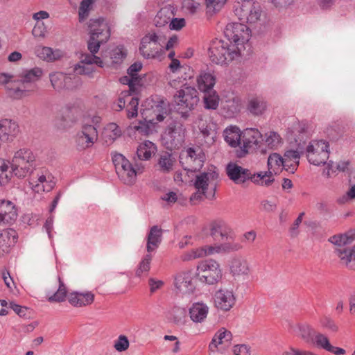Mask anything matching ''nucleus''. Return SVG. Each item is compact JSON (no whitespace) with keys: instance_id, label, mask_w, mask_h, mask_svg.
<instances>
[{"instance_id":"f257e3e1","label":"nucleus","mask_w":355,"mask_h":355,"mask_svg":"<svg viewBox=\"0 0 355 355\" xmlns=\"http://www.w3.org/2000/svg\"><path fill=\"white\" fill-rule=\"evenodd\" d=\"M210 60L217 64H225L241 55V48L223 40L211 41L208 49Z\"/></svg>"},{"instance_id":"f03ea898","label":"nucleus","mask_w":355,"mask_h":355,"mask_svg":"<svg viewBox=\"0 0 355 355\" xmlns=\"http://www.w3.org/2000/svg\"><path fill=\"white\" fill-rule=\"evenodd\" d=\"M90 37L87 42V49L91 53H96L101 44L106 42L110 37L108 25L103 18L91 19L89 22Z\"/></svg>"},{"instance_id":"7ed1b4c3","label":"nucleus","mask_w":355,"mask_h":355,"mask_svg":"<svg viewBox=\"0 0 355 355\" xmlns=\"http://www.w3.org/2000/svg\"><path fill=\"white\" fill-rule=\"evenodd\" d=\"M42 74L40 68H34L26 71L21 77V79L16 80L15 82L8 86L10 96L13 98H21L28 95V93L34 90L33 83L36 82Z\"/></svg>"},{"instance_id":"20e7f679","label":"nucleus","mask_w":355,"mask_h":355,"mask_svg":"<svg viewBox=\"0 0 355 355\" xmlns=\"http://www.w3.org/2000/svg\"><path fill=\"white\" fill-rule=\"evenodd\" d=\"M174 107L182 117L187 119L189 112L193 110L199 102L197 90L191 87H187L177 92L173 96Z\"/></svg>"},{"instance_id":"39448f33","label":"nucleus","mask_w":355,"mask_h":355,"mask_svg":"<svg viewBox=\"0 0 355 355\" xmlns=\"http://www.w3.org/2000/svg\"><path fill=\"white\" fill-rule=\"evenodd\" d=\"M186 129L179 120H171L164 132L162 138L167 149L172 150L178 148L184 141Z\"/></svg>"},{"instance_id":"423d86ee","label":"nucleus","mask_w":355,"mask_h":355,"mask_svg":"<svg viewBox=\"0 0 355 355\" xmlns=\"http://www.w3.org/2000/svg\"><path fill=\"white\" fill-rule=\"evenodd\" d=\"M165 37L159 33H152L144 36L141 41L139 51L147 59L160 58L164 53L162 43Z\"/></svg>"},{"instance_id":"0eeeda50","label":"nucleus","mask_w":355,"mask_h":355,"mask_svg":"<svg viewBox=\"0 0 355 355\" xmlns=\"http://www.w3.org/2000/svg\"><path fill=\"white\" fill-rule=\"evenodd\" d=\"M329 241L338 245L334 252L340 259L341 264L349 270H355V245L352 248L345 247L347 241L345 234L334 235Z\"/></svg>"},{"instance_id":"6e6552de","label":"nucleus","mask_w":355,"mask_h":355,"mask_svg":"<svg viewBox=\"0 0 355 355\" xmlns=\"http://www.w3.org/2000/svg\"><path fill=\"white\" fill-rule=\"evenodd\" d=\"M35 158L33 153L27 148L17 151L11 162L12 173L17 178H24L31 172Z\"/></svg>"},{"instance_id":"1a4fd4ad","label":"nucleus","mask_w":355,"mask_h":355,"mask_svg":"<svg viewBox=\"0 0 355 355\" xmlns=\"http://www.w3.org/2000/svg\"><path fill=\"white\" fill-rule=\"evenodd\" d=\"M196 276L201 282L216 284L222 278L220 264L212 259L202 261L197 266Z\"/></svg>"},{"instance_id":"9d476101","label":"nucleus","mask_w":355,"mask_h":355,"mask_svg":"<svg viewBox=\"0 0 355 355\" xmlns=\"http://www.w3.org/2000/svg\"><path fill=\"white\" fill-rule=\"evenodd\" d=\"M180 163L185 171H199L206 160L205 153L200 146L189 147L181 152Z\"/></svg>"},{"instance_id":"9b49d317","label":"nucleus","mask_w":355,"mask_h":355,"mask_svg":"<svg viewBox=\"0 0 355 355\" xmlns=\"http://www.w3.org/2000/svg\"><path fill=\"white\" fill-rule=\"evenodd\" d=\"M306 154L310 164L315 166L324 164L329 158V144L323 140L311 141L306 148Z\"/></svg>"},{"instance_id":"f8f14e48","label":"nucleus","mask_w":355,"mask_h":355,"mask_svg":"<svg viewBox=\"0 0 355 355\" xmlns=\"http://www.w3.org/2000/svg\"><path fill=\"white\" fill-rule=\"evenodd\" d=\"M243 23L242 21L240 23H230L226 26L224 31L225 36L229 42L236 45L238 47L239 46H242L250 38V31Z\"/></svg>"},{"instance_id":"ddd939ff","label":"nucleus","mask_w":355,"mask_h":355,"mask_svg":"<svg viewBox=\"0 0 355 355\" xmlns=\"http://www.w3.org/2000/svg\"><path fill=\"white\" fill-rule=\"evenodd\" d=\"M218 172L215 166H211L206 171L200 173L196 176L194 187L198 191L202 193H207L208 187L212 189L211 198L215 196L217 183L218 181Z\"/></svg>"},{"instance_id":"4468645a","label":"nucleus","mask_w":355,"mask_h":355,"mask_svg":"<svg viewBox=\"0 0 355 355\" xmlns=\"http://www.w3.org/2000/svg\"><path fill=\"white\" fill-rule=\"evenodd\" d=\"M53 87L60 92L64 89L72 90L81 84L80 78L76 75L66 74L62 72H53L49 74Z\"/></svg>"},{"instance_id":"2eb2a0df","label":"nucleus","mask_w":355,"mask_h":355,"mask_svg":"<svg viewBox=\"0 0 355 355\" xmlns=\"http://www.w3.org/2000/svg\"><path fill=\"white\" fill-rule=\"evenodd\" d=\"M262 135L256 128H246L242 132L241 146L236 150V156L244 157L250 150L257 148Z\"/></svg>"},{"instance_id":"dca6fc26","label":"nucleus","mask_w":355,"mask_h":355,"mask_svg":"<svg viewBox=\"0 0 355 355\" xmlns=\"http://www.w3.org/2000/svg\"><path fill=\"white\" fill-rule=\"evenodd\" d=\"M98 139L96 128L92 125H84L75 137V143L78 150L92 147Z\"/></svg>"},{"instance_id":"f3484780","label":"nucleus","mask_w":355,"mask_h":355,"mask_svg":"<svg viewBox=\"0 0 355 355\" xmlns=\"http://www.w3.org/2000/svg\"><path fill=\"white\" fill-rule=\"evenodd\" d=\"M130 91H123L121 92L118 101L113 105V109L116 111H121L123 109L127 101H129L127 105V116L128 119L134 118L138 113L139 98L133 96Z\"/></svg>"},{"instance_id":"a211bd4d","label":"nucleus","mask_w":355,"mask_h":355,"mask_svg":"<svg viewBox=\"0 0 355 355\" xmlns=\"http://www.w3.org/2000/svg\"><path fill=\"white\" fill-rule=\"evenodd\" d=\"M209 230L211 236L217 241L232 240L235 237L233 230L221 219L212 221L209 225Z\"/></svg>"},{"instance_id":"6ab92c4d","label":"nucleus","mask_w":355,"mask_h":355,"mask_svg":"<svg viewBox=\"0 0 355 355\" xmlns=\"http://www.w3.org/2000/svg\"><path fill=\"white\" fill-rule=\"evenodd\" d=\"M229 178L236 184L244 183L248 180H253L250 171L235 163H230L226 167Z\"/></svg>"},{"instance_id":"aec40b11","label":"nucleus","mask_w":355,"mask_h":355,"mask_svg":"<svg viewBox=\"0 0 355 355\" xmlns=\"http://www.w3.org/2000/svg\"><path fill=\"white\" fill-rule=\"evenodd\" d=\"M235 302L236 297L231 291L220 289L214 294L215 306L222 311H230Z\"/></svg>"},{"instance_id":"412c9836","label":"nucleus","mask_w":355,"mask_h":355,"mask_svg":"<svg viewBox=\"0 0 355 355\" xmlns=\"http://www.w3.org/2000/svg\"><path fill=\"white\" fill-rule=\"evenodd\" d=\"M17 218L15 205L10 200H0V224L12 225Z\"/></svg>"},{"instance_id":"4be33fe9","label":"nucleus","mask_w":355,"mask_h":355,"mask_svg":"<svg viewBox=\"0 0 355 355\" xmlns=\"http://www.w3.org/2000/svg\"><path fill=\"white\" fill-rule=\"evenodd\" d=\"M176 162V158L173 153L167 151H162L157 155L155 166L160 173L168 174L174 170Z\"/></svg>"},{"instance_id":"5701e85b","label":"nucleus","mask_w":355,"mask_h":355,"mask_svg":"<svg viewBox=\"0 0 355 355\" xmlns=\"http://www.w3.org/2000/svg\"><path fill=\"white\" fill-rule=\"evenodd\" d=\"M19 126L9 119L0 121V140L3 142L11 141L19 133Z\"/></svg>"},{"instance_id":"b1692460","label":"nucleus","mask_w":355,"mask_h":355,"mask_svg":"<svg viewBox=\"0 0 355 355\" xmlns=\"http://www.w3.org/2000/svg\"><path fill=\"white\" fill-rule=\"evenodd\" d=\"M175 288L180 292L191 293L195 289L192 282V272L191 271L181 272L175 277Z\"/></svg>"},{"instance_id":"393cba45","label":"nucleus","mask_w":355,"mask_h":355,"mask_svg":"<svg viewBox=\"0 0 355 355\" xmlns=\"http://www.w3.org/2000/svg\"><path fill=\"white\" fill-rule=\"evenodd\" d=\"M303 153L304 151L300 147L295 150H286L283 157L284 169L289 173H294L299 165L300 156Z\"/></svg>"},{"instance_id":"a878e982","label":"nucleus","mask_w":355,"mask_h":355,"mask_svg":"<svg viewBox=\"0 0 355 355\" xmlns=\"http://www.w3.org/2000/svg\"><path fill=\"white\" fill-rule=\"evenodd\" d=\"M17 241V234L13 229L0 232V256L10 252V247Z\"/></svg>"},{"instance_id":"bb28decb","label":"nucleus","mask_w":355,"mask_h":355,"mask_svg":"<svg viewBox=\"0 0 355 355\" xmlns=\"http://www.w3.org/2000/svg\"><path fill=\"white\" fill-rule=\"evenodd\" d=\"M94 300V295L92 292H72L68 296V301L75 307H82L92 304Z\"/></svg>"},{"instance_id":"cd10ccee","label":"nucleus","mask_w":355,"mask_h":355,"mask_svg":"<svg viewBox=\"0 0 355 355\" xmlns=\"http://www.w3.org/2000/svg\"><path fill=\"white\" fill-rule=\"evenodd\" d=\"M225 141L232 148L241 146L242 132L237 126L230 125L223 131Z\"/></svg>"},{"instance_id":"c85d7f7f","label":"nucleus","mask_w":355,"mask_h":355,"mask_svg":"<svg viewBox=\"0 0 355 355\" xmlns=\"http://www.w3.org/2000/svg\"><path fill=\"white\" fill-rule=\"evenodd\" d=\"M209 312V307L202 302L193 303L189 308L191 320L194 322H202L207 318Z\"/></svg>"},{"instance_id":"c756f323","label":"nucleus","mask_w":355,"mask_h":355,"mask_svg":"<svg viewBox=\"0 0 355 355\" xmlns=\"http://www.w3.org/2000/svg\"><path fill=\"white\" fill-rule=\"evenodd\" d=\"M163 230L157 225L153 226L148 234L146 250L151 252L158 248L162 241Z\"/></svg>"},{"instance_id":"7c9ffc66","label":"nucleus","mask_w":355,"mask_h":355,"mask_svg":"<svg viewBox=\"0 0 355 355\" xmlns=\"http://www.w3.org/2000/svg\"><path fill=\"white\" fill-rule=\"evenodd\" d=\"M137 168L132 166L125 171L120 169L118 175L119 179L125 184L132 185L135 183L137 174H140L143 171V166L135 164Z\"/></svg>"},{"instance_id":"2f4dec72","label":"nucleus","mask_w":355,"mask_h":355,"mask_svg":"<svg viewBox=\"0 0 355 355\" xmlns=\"http://www.w3.org/2000/svg\"><path fill=\"white\" fill-rule=\"evenodd\" d=\"M198 87L203 93L214 91L216 78L210 73L202 72L197 78Z\"/></svg>"},{"instance_id":"473e14b6","label":"nucleus","mask_w":355,"mask_h":355,"mask_svg":"<svg viewBox=\"0 0 355 355\" xmlns=\"http://www.w3.org/2000/svg\"><path fill=\"white\" fill-rule=\"evenodd\" d=\"M155 150L156 146L153 142L145 141L137 147V155L140 160H148L151 157L152 154L155 153Z\"/></svg>"},{"instance_id":"72a5a7b5","label":"nucleus","mask_w":355,"mask_h":355,"mask_svg":"<svg viewBox=\"0 0 355 355\" xmlns=\"http://www.w3.org/2000/svg\"><path fill=\"white\" fill-rule=\"evenodd\" d=\"M230 270L234 275H246L249 271L248 261L241 257L234 258L231 262Z\"/></svg>"},{"instance_id":"f704fd0d","label":"nucleus","mask_w":355,"mask_h":355,"mask_svg":"<svg viewBox=\"0 0 355 355\" xmlns=\"http://www.w3.org/2000/svg\"><path fill=\"white\" fill-rule=\"evenodd\" d=\"M251 1H240L234 5V12L242 22H245L248 17L249 9L251 8Z\"/></svg>"},{"instance_id":"c9c22d12","label":"nucleus","mask_w":355,"mask_h":355,"mask_svg":"<svg viewBox=\"0 0 355 355\" xmlns=\"http://www.w3.org/2000/svg\"><path fill=\"white\" fill-rule=\"evenodd\" d=\"M173 12L170 8H161L157 13L154 21L157 27H163L171 21Z\"/></svg>"},{"instance_id":"e433bc0d","label":"nucleus","mask_w":355,"mask_h":355,"mask_svg":"<svg viewBox=\"0 0 355 355\" xmlns=\"http://www.w3.org/2000/svg\"><path fill=\"white\" fill-rule=\"evenodd\" d=\"M219 245L217 246L204 245L200 248H196L192 251V254L190 255L189 259H197L203 257L207 255H211L214 253H220Z\"/></svg>"},{"instance_id":"4c0bfd02","label":"nucleus","mask_w":355,"mask_h":355,"mask_svg":"<svg viewBox=\"0 0 355 355\" xmlns=\"http://www.w3.org/2000/svg\"><path fill=\"white\" fill-rule=\"evenodd\" d=\"M204 107L207 110H216L219 104V96L215 90L203 93Z\"/></svg>"},{"instance_id":"58836bf2","label":"nucleus","mask_w":355,"mask_h":355,"mask_svg":"<svg viewBox=\"0 0 355 355\" xmlns=\"http://www.w3.org/2000/svg\"><path fill=\"white\" fill-rule=\"evenodd\" d=\"M266 108V103L258 98H252L248 105V111L255 116L262 114Z\"/></svg>"},{"instance_id":"ea45409f","label":"nucleus","mask_w":355,"mask_h":355,"mask_svg":"<svg viewBox=\"0 0 355 355\" xmlns=\"http://www.w3.org/2000/svg\"><path fill=\"white\" fill-rule=\"evenodd\" d=\"M58 282L59 287L57 291L48 297V301L50 302H62L65 301L67 293V287L60 277H58Z\"/></svg>"},{"instance_id":"a19ab883","label":"nucleus","mask_w":355,"mask_h":355,"mask_svg":"<svg viewBox=\"0 0 355 355\" xmlns=\"http://www.w3.org/2000/svg\"><path fill=\"white\" fill-rule=\"evenodd\" d=\"M152 254L150 252H148L141 261L139 262L137 269L135 272L137 277L147 276L148 271L150 268V262L152 260Z\"/></svg>"},{"instance_id":"79ce46f5","label":"nucleus","mask_w":355,"mask_h":355,"mask_svg":"<svg viewBox=\"0 0 355 355\" xmlns=\"http://www.w3.org/2000/svg\"><path fill=\"white\" fill-rule=\"evenodd\" d=\"M142 78L141 77H133V76H123L121 78L120 81L121 83L128 85L130 93L132 94H136L137 90V86L141 85Z\"/></svg>"},{"instance_id":"37998d69","label":"nucleus","mask_w":355,"mask_h":355,"mask_svg":"<svg viewBox=\"0 0 355 355\" xmlns=\"http://www.w3.org/2000/svg\"><path fill=\"white\" fill-rule=\"evenodd\" d=\"M261 8L259 3L251 2V8L249 9L248 17L245 22L253 24L259 20L261 15Z\"/></svg>"},{"instance_id":"c03bdc74","label":"nucleus","mask_w":355,"mask_h":355,"mask_svg":"<svg viewBox=\"0 0 355 355\" xmlns=\"http://www.w3.org/2000/svg\"><path fill=\"white\" fill-rule=\"evenodd\" d=\"M234 240V238L232 240H227V242L220 244L219 250H220V252L230 253L241 250L243 248V245L239 242H235Z\"/></svg>"},{"instance_id":"a18cd8bd","label":"nucleus","mask_w":355,"mask_h":355,"mask_svg":"<svg viewBox=\"0 0 355 355\" xmlns=\"http://www.w3.org/2000/svg\"><path fill=\"white\" fill-rule=\"evenodd\" d=\"M234 240V238L232 240H227V242L220 244L219 250H220V252L230 253L241 250L243 248V245L239 242H235Z\"/></svg>"},{"instance_id":"49530a36","label":"nucleus","mask_w":355,"mask_h":355,"mask_svg":"<svg viewBox=\"0 0 355 355\" xmlns=\"http://www.w3.org/2000/svg\"><path fill=\"white\" fill-rule=\"evenodd\" d=\"M268 170H272L275 173V168H279L281 166L284 168L283 157L279 154L274 153L269 155L268 159Z\"/></svg>"},{"instance_id":"de8ad7c7","label":"nucleus","mask_w":355,"mask_h":355,"mask_svg":"<svg viewBox=\"0 0 355 355\" xmlns=\"http://www.w3.org/2000/svg\"><path fill=\"white\" fill-rule=\"evenodd\" d=\"M38 57L46 61H53L56 59L53 49L50 47L40 46L36 49Z\"/></svg>"},{"instance_id":"09e8293b","label":"nucleus","mask_w":355,"mask_h":355,"mask_svg":"<svg viewBox=\"0 0 355 355\" xmlns=\"http://www.w3.org/2000/svg\"><path fill=\"white\" fill-rule=\"evenodd\" d=\"M171 315L175 324L178 325L183 324L186 316V310L180 307H174L171 311Z\"/></svg>"},{"instance_id":"8fccbe9b","label":"nucleus","mask_w":355,"mask_h":355,"mask_svg":"<svg viewBox=\"0 0 355 355\" xmlns=\"http://www.w3.org/2000/svg\"><path fill=\"white\" fill-rule=\"evenodd\" d=\"M266 143L268 148L274 149L281 144L282 139L278 133L271 131L268 134H266Z\"/></svg>"},{"instance_id":"3c124183","label":"nucleus","mask_w":355,"mask_h":355,"mask_svg":"<svg viewBox=\"0 0 355 355\" xmlns=\"http://www.w3.org/2000/svg\"><path fill=\"white\" fill-rule=\"evenodd\" d=\"M300 337L306 343L312 340L315 330L309 324H302L299 327Z\"/></svg>"},{"instance_id":"603ef678","label":"nucleus","mask_w":355,"mask_h":355,"mask_svg":"<svg viewBox=\"0 0 355 355\" xmlns=\"http://www.w3.org/2000/svg\"><path fill=\"white\" fill-rule=\"evenodd\" d=\"M225 342V337L223 334L222 327L219 329L214 334L211 343L209 345V349L211 352H216L218 345Z\"/></svg>"},{"instance_id":"864d4df0","label":"nucleus","mask_w":355,"mask_h":355,"mask_svg":"<svg viewBox=\"0 0 355 355\" xmlns=\"http://www.w3.org/2000/svg\"><path fill=\"white\" fill-rule=\"evenodd\" d=\"M130 345L129 340L125 335H120L115 341L114 347L118 352H124L128 349Z\"/></svg>"},{"instance_id":"5fc2aeb1","label":"nucleus","mask_w":355,"mask_h":355,"mask_svg":"<svg viewBox=\"0 0 355 355\" xmlns=\"http://www.w3.org/2000/svg\"><path fill=\"white\" fill-rule=\"evenodd\" d=\"M93 0H83L79 8L80 21L84 19L88 15L89 7L92 4Z\"/></svg>"},{"instance_id":"6e6d98bb","label":"nucleus","mask_w":355,"mask_h":355,"mask_svg":"<svg viewBox=\"0 0 355 355\" xmlns=\"http://www.w3.org/2000/svg\"><path fill=\"white\" fill-rule=\"evenodd\" d=\"M233 352L235 355H250L251 347L245 344L235 345Z\"/></svg>"},{"instance_id":"4d7b16f0","label":"nucleus","mask_w":355,"mask_h":355,"mask_svg":"<svg viewBox=\"0 0 355 355\" xmlns=\"http://www.w3.org/2000/svg\"><path fill=\"white\" fill-rule=\"evenodd\" d=\"M261 209L268 213L275 212L277 209V203L274 200H262L261 202Z\"/></svg>"},{"instance_id":"13d9d810","label":"nucleus","mask_w":355,"mask_h":355,"mask_svg":"<svg viewBox=\"0 0 355 355\" xmlns=\"http://www.w3.org/2000/svg\"><path fill=\"white\" fill-rule=\"evenodd\" d=\"M184 18H171L169 23V29L179 31L185 26Z\"/></svg>"},{"instance_id":"bf43d9fd","label":"nucleus","mask_w":355,"mask_h":355,"mask_svg":"<svg viewBox=\"0 0 355 355\" xmlns=\"http://www.w3.org/2000/svg\"><path fill=\"white\" fill-rule=\"evenodd\" d=\"M10 308H11L21 318H26L29 317V315H27L28 309L25 306H21L13 302H10Z\"/></svg>"},{"instance_id":"052dcab7","label":"nucleus","mask_w":355,"mask_h":355,"mask_svg":"<svg viewBox=\"0 0 355 355\" xmlns=\"http://www.w3.org/2000/svg\"><path fill=\"white\" fill-rule=\"evenodd\" d=\"M134 128L141 135H148L151 132L150 126L148 124L147 121H140L137 125H135Z\"/></svg>"},{"instance_id":"680f3d73","label":"nucleus","mask_w":355,"mask_h":355,"mask_svg":"<svg viewBox=\"0 0 355 355\" xmlns=\"http://www.w3.org/2000/svg\"><path fill=\"white\" fill-rule=\"evenodd\" d=\"M315 342L318 346H320L325 350H327L329 345H331L328 338L322 334L315 335Z\"/></svg>"},{"instance_id":"e2e57ef3","label":"nucleus","mask_w":355,"mask_h":355,"mask_svg":"<svg viewBox=\"0 0 355 355\" xmlns=\"http://www.w3.org/2000/svg\"><path fill=\"white\" fill-rule=\"evenodd\" d=\"M320 323L323 327L327 328L333 332H336L338 329V326L336 324L334 321L329 318L325 317L322 318Z\"/></svg>"},{"instance_id":"0e129e2a","label":"nucleus","mask_w":355,"mask_h":355,"mask_svg":"<svg viewBox=\"0 0 355 355\" xmlns=\"http://www.w3.org/2000/svg\"><path fill=\"white\" fill-rule=\"evenodd\" d=\"M125 56L126 53L123 51V47H116L115 49L112 51V58L114 59V62H118L119 60L125 58Z\"/></svg>"},{"instance_id":"69168bd1","label":"nucleus","mask_w":355,"mask_h":355,"mask_svg":"<svg viewBox=\"0 0 355 355\" xmlns=\"http://www.w3.org/2000/svg\"><path fill=\"white\" fill-rule=\"evenodd\" d=\"M142 69V64L139 62H136L131 64L128 69V74L130 76L140 77L137 73Z\"/></svg>"},{"instance_id":"338daca9","label":"nucleus","mask_w":355,"mask_h":355,"mask_svg":"<svg viewBox=\"0 0 355 355\" xmlns=\"http://www.w3.org/2000/svg\"><path fill=\"white\" fill-rule=\"evenodd\" d=\"M74 72L77 74H84L87 75L89 76H92V74L94 70L88 67L81 66L80 64H76L73 69Z\"/></svg>"},{"instance_id":"774afa93","label":"nucleus","mask_w":355,"mask_h":355,"mask_svg":"<svg viewBox=\"0 0 355 355\" xmlns=\"http://www.w3.org/2000/svg\"><path fill=\"white\" fill-rule=\"evenodd\" d=\"M282 355H314L309 351L300 350L297 348L291 347L288 351L284 352Z\"/></svg>"}]
</instances>
